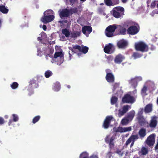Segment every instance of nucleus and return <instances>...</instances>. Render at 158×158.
I'll return each instance as SVG.
<instances>
[{"instance_id": "nucleus-1", "label": "nucleus", "mask_w": 158, "mask_h": 158, "mask_svg": "<svg viewBox=\"0 0 158 158\" xmlns=\"http://www.w3.org/2000/svg\"><path fill=\"white\" fill-rule=\"evenodd\" d=\"M69 48L72 52L77 53L79 56H81L83 53L86 54L88 51V48L84 46L82 48L80 46L75 45L73 47H69Z\"/></svg>"}, {"instance_id": "nucleus-2", "label": "nucleus", "mask_w": 158, "mask_h": 158, "mask_svg": "<svg viewBox=\"0 0 158 158\" xmlns=\"http://www.w3.org/2000/svg\"><path fill=\"white\" fill-rule=\"evenodd\" d=\"M112 12L114 17L116 18H119L124 15V9L122 6H116L113 9Z\"/></svg>"}, {"instance_id": "nucleus-3", "label": "nucleus", "mask_w": 158, "mask_h": 158, "mask_svg": "<svg viewBox=\"0 0 158 158\" xmlns=\"http://www.w3.org/2000/svg\"><path fill=\"white\" fill-rule=\"evenodd\" d=\"M135 48L136 51H139L143 52H147L149 49L148 45L142 41L135 43Z\"/></svg>"}, {"instance_id": "nucleus-4", "label": "nucleus", "mask_w": 158, "mask_h": 158, "mask_svg": "<svg viewBox=\"0 0 158 158\" xmlns=\"http://www.w3.org/2000/svg\"><path fill=\"white\" fill-rule=\"evenodd\" d=\"M54 15H50L49 10L45 11L44 13V16L41 18V21L44 23H46L52 21L54 19Z\"/></svg>"}, {"instance_id": "nucleus-5", "label": "nucleus", "mask_w": 158, "mask_h": 158, "mask_svg": "<svg viewBox=\"0 0 158 158\" xmlns=\"http://www.w3.org/2000/svg\"><path fill=\"white\" fill-rule=\"evenodd\" d=\"M114 118L112 115L107 116L104 120L102 127L105 129H108L111 123V122L113 120Z\"/></svg>"}, {"instance_id": "nucleus-6", "label": "nucleus", "mask_w": 158, "mask_h": 158, "mask_svg": "<svg viewBox=\"0 0 158 158\" xmlns=\"http://www.w3.org/2000/svg\"><path fill=\"white\" fill-rule=\"evenodd\" d=\"M122 101L123 103H132L135 101V99L133 96L130 94H126L122 98Z\"/></svg>"}, {"instance_id": "nucleus-7", "label": "nucleus", "mask_w": 158, "mask_h": 158, "mask_svg": "<svg viewBox=\"0 0 158 158\" xmlns=\"http://www.w3.org/2000/svg\"><path fill=\"white\" fill-rule=\"evenodd\" d=\"M137 25L138 27L134 25L129 27L127 30L128 34L132 35L137 34L139 31V27L138 24Z\"/></svg>"}, {"instance_id": "nucleus-8", "label": "nucleus", "mask_w": 158, "mask_h": 158, "mask_svg": "<svg viewBox=\"0 0 158 158\" xmlns=\"http://www.w3.org/2000/svg\"><path fill=\"white\" fill-rule=\"evenodd\" d=\"M115 50L114 46L112 44L109 43L106 45L104 48V51L105 53L111 54L114 52Z\"/></svg>"}, {"instance_id": "nucleus-9", "label": "nucleus", "mask_w": 158, "mask_h": 158, "mask_svg": "<svg viewBox=\"0 0 158 158\" xmlns=\"http://www.w3.org/2000/svg\"><path fill=\"white\" fill-rule=\"evenodd\" d=\"M59 12L60 17L61 19L67 18L69 16L70 14V10L67 8L60 10Z\"/></svg>"}, {"instance_id": "nucleus-10", "label": "nucleus", "mask_w": 158, "mask_h": 158, "mask_svg": "<svg viewBox=\"0 0 158 158\" xmlns=\"http://www.w3.org/2000/svg\"><path fill=\"white\" fill-rule=\"evenodd\" d=\"M156 135L154 134L150 135L147 138L146 143L149 146H153L155 142V136Z\"/></svg>"}, {"instance_id": "nucleus-11", "label": "nucleus", "mask_w": 158, "mask_h": 158, "mask_svg": "<svg viewBox=\"0 0 158 158\" xmlns=\"http://www.w3.org/2000/svg\"><path fill=\"white\" fill-rule=\"evenodd\" d=\"M114 139V136H112L109 139L108 135H107L105 139V142L107 143H109V147L110 150L114 148V144L113 142Z\"/></svg>"}, {"instance_id": "nucleus-12", "label": "nucleus", "mask_w": 158, "mask_h": 158, "mask_svg": "<svg viewBox=\"0 0 158 158\" xmlns=\"http://www.w3.org/2000/svg\"><path fill=\"white\" fill-rule=\"evenodd\" d=\"M128 45L127 41L124 40H121L118 41L117 43V47L119 49H125Z\"/></svg>"}, {"instance_id": "nucleus-13", "label": "nucleus", "mask_w": 158, "mask_h": 158, "mask_svg": "<svg viewBox=\"0 0 158 158\" xmlns=\"http://www.w3.org/2000/svg\"><path fill=\"white\" fill-rule=\"evenodd\" d=\"M131 108V106L128 105H126L123 106L122 110H118V115L119 117H121L123 116Z\"/></svg>"}, {"instance_id": "nucleus-14", "label": "nucleus", "mask_w": 158, "mask_h": 158, "mask_svg": "<svg viewBox=\"0 0 158 158\" xmlns=\"http://www.w3.org/2000/svg\"><path fill=\"white\" fill-rule=\"evenodd\" d=\"M92 31V28L89 26H85L82 28V33L87 36H88Z\"/></svg>"}, {"instance_id": "nucleus-15", "label": "nucleus", "mask_w": 158, "mask_h": 158, "mask_svg": "<svg viewBox=\"0 0 158 158\" xmlns=\"http://www.w3.org/2000/svg\"><path fill=\"white\" fill-rule=\"evenodd\" d=\"M125 59V57L121 54H118L116 56L114 62L116 64H120Z\"/></svg>"}, {"instance_id": "nucleus-16", "label": "nucleus", "mask_w": 158, "mask_h": 158, "mask_svg": "<svg viewBox=\"0 0 158 158\" xmlns=\"http://www.w3.org/2000/svg\"><path fill=\"white\" fill-rule=\"evenodd\" d=\"M139 138L138 135H131L126 141L125 145L127 147L131 142H135V141Z\"/></svg>"}, {"instance_id": "nucleus-17", "label": "nucleus", "mask_w": 158, "mask_h": 158, "mask_svg": "<svg viewBox=\"0 0 158 158\" xmlns=\"http://www.w3.org/2000/svg\"><path fill=\"white\" fill-rule=\"evenodd\" d=\"M142 80V78L140 76L136 77L134 78L131 79L130 81V82L132 84V85L135 88L137 86L138 82Z\"/></svg>"}, {"instance_id": "nucleus-18", "label": "nucleus", "mask_w": 158, "mask_h": 158, "mask_svg": "<svg viewBox=\"0 0 158 158\" xmlns=\"http://www.w3.org/2000/svg\"><path fill=\"white\" fill-rule=\"evenodd\" d=\"M106 79L108 82L113 83L114 82V78L112 73H108L106 76Z\"/></svg>"}, {"instance_id": "nucleus-19", "label": "nucleus", "mask_w": 158, "mask_h": 158, "mask_svg": "<svg viewBox=\"0 0 158 158\" xmlns=\"http://www.w3.org/2000/svg\"><path fill=\"white\" fill-rule=\"evenodd\" d=\"M118 27L120 28L122 27V26L120 25L114 24L108 26L106 29V30L114 33L116 29Z\"/></svg>"}, {"instance_id": "nucleus-20", "label": "nucleus", "mask_w": 158, "mask_h": 158, "mask_svg": "<svg viewBox=\"0 0 158 158\" xmlns=\"http://www.w3.org/2000/svg\"><path fill=\"white\" fill-rule=\"evenodd\" d=\"M157 122L156 119V117H154L152 118L150 120V123L149 124V126L151 128H155L156 127L157 125Z\"/></svg>"}, {"instance_id": "nucleus-21", "label": "nucleus", "mask_w": 158, "mask_h": 158, "mask_svg": "<svg viewBox=\"0 0 158 158\" xmlns=\"http://www.w3.org/2000/svg\"><path fill=\"white\" fill-rule=\"evenodd\" d=\"M147 134L146 130V129L142 128L139 131L138 134L139 136V138L141 139L143 138Z\"/></svg>"}, {"instance_id": "nucleus-22", "label": "nucleus", "mask_w": 158, "mask_h": 158, "mask_svg": "<svg viewBox=\"0 0 158 158\" xmlns=\"http://www.w3.org/2000/svg\"><path fill=\"white\" fill-rule=\"evenodd\" d=\"M29 86L30 87L34 89L38 87L39 85L36 83V81L34 79H32L29 82Z\"/></svg>"}, {"instance_id": "nucleus-23", "label": "nucleus", "mask_w": 158, "mask_h": 158, "mask_svg": "<svg viewBox=\"0 0 158 158\" xmlns=\"http://www.w3.org/2000/svg\"><path fill=\"white\" fill-rule=\"evenodd\" d=\"M152 104L147 105L145 107L144 111L145 113L151 112L152 110Z\"/></svg>"}, {"instance_id": "nucleus-24", "label": "nucleus", "mask_w": 158, "mask_h": 158, "mask_svg": "<svg viewBox=\"0 0 158 158\" xmlns=\"http://www.w3.org/2000/svg\"><path fill=\"white\" fill-rule=\"evenodd\" d=\"M60 57L61 60V62H62L63 59V54L62 52H56L54 55V58H56L58 57Z\"/></svg>"}, {"instance_id": "nucleus-25", "label": "nucleus", "mask_w": 158, "mask_h": 158, "mask_svg": "<svg viewBox=\"0 0 158 158\" xmlns=\"http://www.w3.org/2000/svg\"><path fill=\"white\" fill-rule=\"evenodd\" d=\"M135 115V112L134 110L131 111L128 114L127 117L129 120H131Z\"/></svg>"}, {"instance_id": "nucleus-26", "label": "nucleus", "mask_w": 158, "mask_h": 158, "mask_svg": "<svg viewBox=\"0 0 158 158\" xmlns=\"http://www.w3.org/2000/svg\"><path fill=\"white\" fill-rule=\"evenodd\" d=\"M62 33L65 35L66 37H68L70 35V32L69 30L67 28L62 29L61 31Z\"/></svg>"}, {"instance_id": "nucleus-27", "label": "nucleus", "mask_w": 158, "mask_h": 158, "mask_svg": "<svg viewBox=\"0 0 158 158\" xmlns=\"http://www.w3.org/2000/svg\"><path fill=\"white\" fill-rule=\"evenodd\" d=\"M8 11L9 9L7 7L4 5H1V12L4 14H6Z\"/></svg>"}, {"instance_id": "nucleus-28", "label": "nucleus", "mask_w": 158, "mask_h": 158, "mask_svg": "<svg viewBox=\"0 0 158 158\" xmlns=\"http://www.w3.org/2000/svg\"><path fill=\"white\" fill-rule=\"evenodd\" d=\"M53 89L56 91H59L60 88V83L57 82L54 83Z\"/></svg>"}, {"instance_id": "nucleus-29", "label": "nucleus", "mask_w": 158, "mask_h": 158, "mask_svg": "<svg viewBox=\"0 0 158 158\" xmlns=\"http://www.w3.org/2000/svg\"><path fill=\"white\" fill-rule=\"evenodd\" d=\"M81 34L80 32L76 31L70 33L71 37L72 38H76L77 37L79 36Z\"/></svg>"}, {"instance_id": "nucleus-30", "label": "nucleus", "mask_w": 158, "mask_h": 158, "mask_svg": "<svg viewBox=\"0 0 158 158\" xmlns=\"http://www.w3.org/2000/svg\"><path fill=\"white\" fill-rule=\"evenodd\" d=\"M118 100V98L116 96H112L110 99V103L111 105H113L116 104Z\"/></svg>"}, {"instance_id": "nucleus-31", "label": "nucleus", "mask_w": 158, "mask_h": 158, "mask_svg": "<svg viewBox=\"0 0 158 158\" xmlns=\"http://www.w3.org/2000/svg\"><path fill=\"white\" fill-rule=\"evenodd\" d=\"M142 56V54L137 52H134L133 53L132 56L135 59L140 57Z\"/></svg>"}, {"instance_id": "nucleus-32", "label": "nucleus", "mask_w": 158, "mask_h": 158, "mask_svg": "<svg viewBox=\"0 0 158 158\" xmlns=\"http://www.w3.org/2000/svg\"><path fill=\"white\" fill-rule=\"evenodd\" d=\"M105 33L106 36L108 37H111L114 35L113 32L111 31H110L108 30H106V29L105 30Z\"/></svg>"}, {"instance_id": "nucleus-33", "label": "nucleus", "mask_w": 158, "mask_h": 158, "mask_svg": "<svg viewBox=\"0 0 158 158\" xmlns=\"http://www.w3.org/2000/svg\"><path fill=\"white\" fill-rule=\"evenodd\" d=\"M52 72L51 71L48 70L46 71L44 73L45 77L47 78L49 77L50 76H52Z\"/></svg>"}, {"instance_id": "nucleus-34", "label": "nucleus", "mask_w": 158, "mask_h": 158, "mask_svg": "<svg viewBox=\"0 0 158 158\" xmlns=\"http://www.w3.org/2000/svg\"><path fill=\"white\" fill-rule=\"evenodd\" d=\"M130 120L126 117V118H125L123 119L121 121V123L123 125H125L127 124Z\"/></svg>"}, {"instance_id": "nucleus-35", "label": "nucleus", "mask_w": 158, "mask_h": 158, "mask_svg": "<svg viewBox=\"0 0 158 158\" xmlns=\"http://www.w3.org/2000/svg\"><path fill=\"white\" fill-rule=\"evenodd\" d=\"M40 118V115H37L35 116L32 119V123L35 124L38 122Z\"/></svg>"}, {"instance_id": "nucleus-36", "label": "nucleus", "mask_w": 158, "mask_h": 158, "mask_svg": "<svg viewBox=\"0 0 158 158\" xmlns=\"http://www.w3.org/2000/svg\"><path fill=\"white\" fill-rule=\"evenodd\" d=\"M123 128L121 127H118L117 128H114L113 130L116 132H120V133L123 132Z\"/></svg>"}, {"instance_id": "nucleus-37", "label": "nucleus", "mask_w": 158, "mask_h": 158, "mask_svg": "<svg viewBox=\"0 0 158 158\" xmlns=\"http://www.w3.org/2000/svg\"><path fill=\"white\" fill-rule=\"evenodd\" d=\"M112 0H104V2L106 5L110 6L113 5V3Z\"/></svg>"}, {"instance_id": "nucleus-38", "label": "nucleus", "mask_w": 158, "mask_h": 158, "mask_svg": "<svg viewBox=\"0 0 158 158\" xmlns=\"http://www.w3.org/2000/svg\"><path fill=\"white\" fill-rule=\"evenodd\" d=\"M148 90L147 87L145 85H144L141 91V93L142 94H143L144 95H147V94H146V91Z\"/></svg>"}, {"instance_id": "nucleus-39", "label": "nucleus", "mask_w": 158, "mask_h": 158, "mask_svg": "<svg viewBox=\"0 0 158 158\" xmlns=\"http://www.w3.org/2000/svg\"><path fill=\"white\" fill-rule=\"evenodd\" d=\"M19 84L16 82H14L10 85V86L13 89H15L18 88Z\"/></svg>"}, {"instance_id": "nucleus-40", "label": "nucleus", "mask_w": 158, "mask_h": 158, "mask_svg": "<svg viewBox=\"0 0 158 158\" xmlns=\"http://www.w3.org/2000/svg\"><path fill=\"white\" fill-rule=\"evenodd\" d=\"M80 158H89L88 154L86 152H83L80 155Z\"/></svg>"}, {"instance_id": "nucleus-41", "label": "nucleus", "mask_w": 158, "mask_h": 158, "mask_svg": "<svg viewBox=\"0 0 158 158\" xmlns=\"http://www.w3.org/2000/svg\"><path fill=\"white\" fill-rule=\"evenodd\" d=\"M141 152L143 155H145L148 153V151L146 148L143 147L141 149Z\"/></svg>"}, {"instance_id": "nucleus-42", "label": "nucleus", "mask_w": 158, "mask_h": 158, "mask_svg": "<svg viewBox=\"0 0 158 158\" xmlns=\"http://www.w3.org/2000/svg\"><path fill=\"white\" fill-rule=\"evenodd\" d=\"M13 117V121L16 122L18 121L19 120V117L17 114H13L12 115Z\"/></svg>"}, {"instance_id": "nucleus-43", "label": "nucleus", "mask_w": 158, "mask_h": 158, "mask_svg": "<svg viewBox=\"0 0 158 158\" xmlns=\"http://www.w3.org/2000/svg\"><path fill=\"white\" fill-rule=\"evenodd\" d=\"M70 14L72 15L73 13H76L77 12V8H74L70 10Z\"/></svg>"}, {"instance_id": "nucleus-44", "label": "nucleus", "mask_w": 158, "mask_h": 158, "mask_svg": "<svg viewBox=\"0 0 158 158\" xmlns=\"http://www.w3.org/2000/svg\"><path fill=\"white\" fill-rule=\"evenodd\" d=\"M123 128V132L127 131H130L131 130V127H124Z\"/></svg>"}, {"instance_id": "nucleus-45", "label": "nucleus", "mask_w": 158, "mask_h": 158, "mask_svg": "<svg viewBox=\"0 0 158 158\" xmlns=\"http://www.w3.org/2000/svg\"><path fill=\"white\" fill-rule=\"evenodd\" d=\"M126 29L124 28H122L120 31V33L121 34L125 35L126 34Z\"/></svg>"}, {"instance_id": "nucleus-46", "label": "nucleus", "mask_w": 158, "mask_h": 158, "mask_svg": "<svg viewBox=\"0 0 158 158\" xmlns=\"http://www.w3.org/2000/svg\"><path fill=\"white\" fill-rule=\"evenodd\" d=\"M106 59L108 61H110L112 60V57L111 55H109L106 57Z\"/></svg>"}, {"instance_id": "nucleus-47", "label": "nucleus", "mask_w": 158, "mask_h": 158, "mask_svg": "<svg viewBox=\"0 0 158 158\" xmlns=\"http://www.w3.org/2000/svg\"><path fill=\"white\" fill-rule=\"evenodd\" d=\"M116 152V153L121 156H122L123 154V153L119 149L117 150Z\"/></svg>"}, {"instance_id": "nucleus-48", "label": "nucleus", "mask_w": 158, "mask_h": 158, "mask_svg": "<svg viewBox=\"0 0 158 158\" xmlns=\"http://www.w3.org/2000/svg\"><path fill=\"white\" fill-rule=\"evenodd\" d=\"M77 1L78 0H69L70 3L72 5Z\"/></svg>"}, {"instance_id": "nucleus-49", "label": "nucleus", "mask_w": 158, "mask_h": 158, "mask_svg": "<svg viewBox=\"0 0 158 158\" xmlns=\"http://www.w3.org/2000/svg\"><path fill=\"white\" fill-rule=\"evenodd\" d=\"M143 109H141L140 110H139L138 113V115H141L143 114Z\"/></svg>"}, {"instance_id": "nucleus-50", "label": "nucleus", "mask_w": 158, "mask_h": 158, "mask_svg": "<svg viewBox=\"0 0 158 158\" xmlns=\"http://www.w3.org/2000/svg\"><path fill=\"white\" fill-rule=\"evenodd\" d=\"M114 4H117L119 2V0H113Z\"/></svg>"}, {"instance_id": "nucleus-51", "label": "nucleus", "mask_w": 158, "mask_h": 158, "mask_svg": "<svg viewBox=\"0 0 158 158\" xmlns=\"http://www.w3.org/2000/svg\"><path fill=\"white\" fill-rule=\"evenodd\" d=\"M156 4L155 2H152L151 5V7L152 8H154Z\"/></svg>"}, {"instance_id": "nucleus-52", "label": "nucleus", "mask_w": 158, "mask_h": 158, "mask_svg": "<svg viewBox=\"0 0 158 158\" xmlns=\"http://www.w3.org/2000/svg\"><path fill=\"white\" fill-rule=\"evenodd\" d=\"M119 84L117 83H115L114 84V90H115L116 89V88L117 87H118Z\"/></svg>"}, {"instance_id": "nucleus-53", "label": "nucleus", "mask_w": 158, "mask_h": 158, "mask_svg": "<svg viewBox=\"0 0 158 158\" xmlns=\"http://www.w3.org/2000/svg\"><path fill=\"white\" fill-rule=\"evenodd\" d=\"M5 122L3 118L1 117V124L4 123Z\"/></svg>"}, {"instance_id": "nucleus-54", "label": "nucleus", "mask_w": 158, "mask_h": 158, "mask_svg": "<svg viewBox=\"0 0 158 158\" xmlns=\"http://www.w3.org/2000/svg\"><path fill=\"white\" fill-rule=\"evenodd\" d=\"M49 50L50 54H52L53 53L54 51V50L53 49L50 48L49 49Z\"/></svg>"}, {"instance_id": "nucleus-55", "label": "nucleus", "mask_w": 158, "mask_h": 158, "mask_svg": "<svg viewBox=\"0 0 158 158\" xmlns=\"http://www.w3.org/2000/svg\"><path fill=\"white\" fill-rule=\"evenodd\" d=\"M90 158H98V157L96 155H92L90 156Z\"/></svg>"}, {"instance_id": "nucleus-56", "label": "nucleus", "mask_w": 158, "mask_h": 158, "mask_svg": "<svg viewBox=\"0 0 158 158\" xmlns=\"http://www.w3.org/2000/svg\"><path fill=\"white\" fill-rule=\"evenodd\" d=\"M43 29L44 31H46L47 29V27L45 25H43Z\"/></svg>"}, {"instance_id": "nucleus-57", "label": "nucleus", "mask_w": 158, "mask_h": 158, "mask_svg": "<svg viewBox=\"0 0 158 158\" xmlns=\"http://www.w3.org/2000/svg\"><path fill=\"white\" fill-rule=\"evenodd\" d=\"M13 121V120H12L11 119H10L9 120V122H8V125L9 126H10L11 124Z\"/></svg>"}, {"instance_id": "nucleus-58", "label": "nucleus", "mask_w": 158, "mask_h": 158, "mask_svg": "<svg viewBox=\"0 0 158 158\" xmlns=\"http://www.w3.org/2000/svg\"><path fill=\"white\" fill-rule=\"evenodd\" d=\"M37 40H38L39 41H41L42 40V39H41V37H38L37 38Z\"/></svg>"}, {"instance_id": "nucleus-59", "label": "nucleus", "mask_w": 158, "mask_h": 158, "mask_svg": "<svg viewBox=\"0 0 158 158\" xmlns=\"http://www.w3.org/2000/svg\"><path fill=\"white\" fill-rule=\"evenodd\" d=\"M134 143L135 142H131V145H130V147L131 148L134 145Z\"/></svg>"}, {"instance_id": "nucleus-60", "label": "nucleus", "mask_w": 158, "mask_h": 158, "mask_svg": "<svg viewBox=\"0 0 158 158\" xmlns=\"http://www.w3.org/2000/svg\"><path fill=\"white\" fill-rule=\"evenodd\" d=\"M127 0H121L122 2L123 3H125L127 1Z\"/></svg>"}, {"instance_id": "nucleus-61", "label": "nucleus", "mask_w": 158, "mask_h": 158, "mask_svg": "<svg viewBox=\"0 0 158 158\" xmlns=\"http://www.w3.org/2000/svg\"><path fill=\"white\" fill-rule=\"evenodd\" d=\"M67 87L69 88V89H70V88H71V86L70 85H67Z\"/></svg>"}, {"instance_id": "nucleus-62", "label": "nucleus", "mask_w": 158, "mask_h": 158, "mask_svg": "<svg viewBox=\"0 0 158 158\" xmlns=\"http://www.w3.org/2000/svg\"><path fill=\"white\" fill-rule=\"evenodd\" d=\"M4 117L5 118L7 119L8 118V116L7 115H6Z\"/></svg>"}, {"instance_id": "nucleus-63", "label": "nucleus", "mask_w": 158, "mask_h": 158, "mask_svg": "<svg viewBox=\"0 0 158 158\" xmlns=\"http://www.w3.org/2000/svg\"><path fill=\"white\" fill-rule=\"evenodd\" d=\"M64 22L65 23H66L68 22V20H64Z\"/></svg>"}, {"instance_id": "nucleus-64", "label": "nucleus", "mask_w": 158, "mask_h": 158, "mask_svg": "<svg viewBox=\"0 0 158 158\" xmlns=\"http://www.w3.org/2000/svg\"><path fill=\"white\" fill-rule=\"evenodd\" d=\"M69 57L70 58L72 56V55L69 52Z\"/></svg>"}]
</instances>
